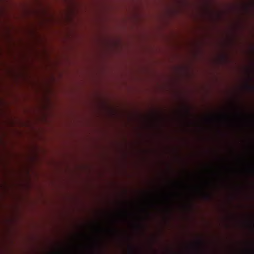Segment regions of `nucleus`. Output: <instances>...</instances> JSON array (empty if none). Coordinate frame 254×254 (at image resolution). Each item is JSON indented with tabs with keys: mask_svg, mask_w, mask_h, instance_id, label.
Here are the masks:
<instances>
[{
	"mask_svg": "<svg viewBox=\"0 0 254 254\" xmlns=\"http://www.w3.org/2000/svg\"><path fill=\"white\" fill-rule=\"evenodd\" d=\"M192 89V87H191ZM191 98H192L191 97ZM233 110H224L223 111H232ZM222 110H195L193 109L192 99H191V110H99V111H221Z\"/></svg>",
	"mask_w": 254,
	"mask_h": 254,
	"instance_id": "1",
	"label": "nucleus"
},
{
	"mask_svg": "<svg viewBox=\"0 0 254 254\" xmlns=\"http://www.w3.org/2000/svg\"><path fill=\"white\" fill-rule=\"evenodd\" d=\"M244 89L248 93L251 94H254V85L247 82L244 85Z\"/></svg>",
	"mask_w": 254,
	"mask_h": 254,
	"instance_id": "2",
	"label": "nucleus"
},
{
	"mask_svg": "<svg viewBox=\"0 0 254 254\" xmlns=\"http://www.w3.org/2000/svg\"><path fill=\"white\" fill-rule=\"evenodd\" d=\"M252 246L247 249V254H254V249L253 247V243H252L251 244Z\"/></svg>",
	"mask_w": 254,
	"mask_h": 254,
	"instance_id": "3",
	"label": "nucleus"
},
{
	"mask_svg": "<svg viewBox=\"0 0 254 254\" xmlns=\"http://www.w3.org/2000/svg\"><path fill=\"white\" fill-rule=\"evenodd\" d=\"M177 113H192V112H176ZM217 113H254V112H216Z\"/></svg>",
	"mask_w": 254,
	"mask_h": 254,
	"instance_id": "4",
	"label": "nucleus"
},
{
	"mask_svg": "<svg viewBox=\"0 0 254 254\" xmlns=\"http://www.w3.org/2000/svg\"><path fill=\"white\" fill-rule=\"evenodd\" d=\"M197 245L199 246V247H202L204 245V241L201 240V239H200L199 240V241L197 242Z\"/></svg>",
	"mask_w": 254,
	"mask_h": 254,
	"instance_id": "5",
	"label": "nucleus"
},
{
	"mask_svg": "<svg viewBox=\"0 0 254 254\" xmlns=\"http://www.w3.org/2000/svg\"><path fill=\"white\" fill-rule=\"evenodd\" d=\"M203 195L206 199H210L211 197V195L209 193H204Z\"/></svg>",
	"mask_w": 254,
	"mask_h": 254,
	"instance_id": "6",
	"label": "nucleus"
},
{
	"mask_svg": "<svg viewBox=\"0 0 254 254\" xmlns=\"http://www.w3.org/2000/svg\"><path fill=\"white\" fill-rule=\"evenodd\" d=\"M129 251L130 254H134L136 252L134 248H133L132 247H130Z\"/></svg>",
	"mask_w": 254,
	"mask_h": 254,
	"instance_id": "7",
	"label": "nucleus"
},
{
	"mask_svg": "<svg viewBox=\"0 0 254 254\" xmlns=\"http://www.w3.org/2000/svg\"><path fill=\"white\" fill-rule=\"evenodd\" d=\"M254 170V166L252 165H251L249 169V171H250L251 172H253Z\"/></svg>",
	"mask_w": 254,
	"mask_h": 254,
	"instance_id": "8",
	"label": "nucleus"
},
{
	"mask_svg": "<svg viewBox=\"0 0 254 254\" xmlns=\"http://www.w3.org/2000/svg\"><path fill=\"white\" fill-rule=\"evenodd\" d=\"M232 111H254V110H233Z\"/></svg>",
	"mask_w": 254,
	"mask_h": 254,
	"instance_id": "9",
	"label": "nucleus"
},
{
	"mask_svg": "<svg viewBox=\"0 0 254 254\" xmlns=\"http://www.w3.org/2000/svg\"><path fill=\"white\" fill-rule=\"evenodd\" d=\"M112 232H113V233H115V230H112Z\"/></svg>",
	"mask_w": 254,
	"mask_h": 254,
	"instance_id": "10",
	"label": "nucleus"
},
{
	"mask_svg": "<svg viewBox=\"0 0 254 254\" xmlns=\"http://www.w3.org/2000/svg\"><path fill=\"white\" fill-rule=\"evenodd\" d=\"M253 77H252V78H251V80H252L253 79Z\"/></svg>",
	"mask_w": 254,
	"mask_h": 254,
	"instance_id": "11",
	"label": "nucleus"
},
{
	"mask_svg": "<svg viewBox=\"0 0 254 254\" xmlns=\"http://www.w3.org/2000/svg\"><path fill=\"white\" fill-rule=\"evenodd\" d=\"M39 112H41V110H39Z\"/></svg>",
	"mask_w": 254,
	"mask_h": 254,
	"instance_id": "12",
	"label": "nucleus"
},
{
	"mask_svg": "<svg viewBox=\"0 0 254 254\" xmlns=\"http://www.w3.org/2000/svg\"><path fill=\"white\" fill-rule=\"evenodd\" d=\"M0 111H2L1 110H0Z\"/></svg>",
	"mask_w": 254,
	"mask_h": 254,
	"instance_id": "13",
	"label": "nucleus"
}]
</instances>
